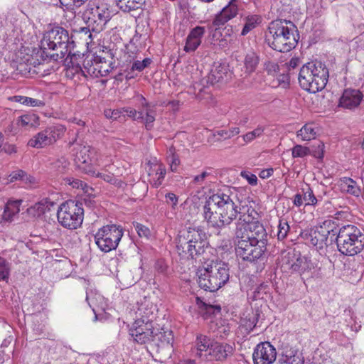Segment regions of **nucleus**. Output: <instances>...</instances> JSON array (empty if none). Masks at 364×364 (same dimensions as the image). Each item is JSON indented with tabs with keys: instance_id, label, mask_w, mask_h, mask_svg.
<instances>
[{
	"instance_id": "27",
	"label": "nucleus",
	"mask_w": 364,
	"mask_h": 364,
	"mask_svg": "<svg viewBox=\"0 0 364 364\" xmlns=\"http://www.w3.org/2000/svg\"><path fill=\"white\" fill-rule=\"evenodd\" d=\"M21 203V200L9 201L5 206L1 219L6 222L12 221L13 218L20 211Z\"/></svg>"
},
{
	"instance_id": "45",
	"label": "nucleus",
	"mask_w": 364,
	"mask_h": 364,
	"mask_svg": "<svg viewBox=\"0 0 364 364\" xmlns=\"http://www.w3.org/2000/svg\"><path fill=\"white\" fill-rule=\"evenodd\" d=\"M65 181L69 185H70L73 188H81L83 191H85L86 193H89V191L92 190V188H90L88 186H87L86 183H85L83 181H82L79 179H77V178H66Z\"/></svg>"
},
{
	"instance_id": "61",
	"label": "nucleus",
	"mask_w": 364,
	"mask_h": 364,
	"mask_svg": "<svg viewBox=\"0 0 364 364\" xmlns=\"http://www.w3.org/2000/svg\"><path fill=\"white\" fill-rule=\"evenodd\" d=\"M92 292L90 291V293L89 292H87V296H86V300L88 302V304L90 307L92 308V310L95 311V300L97 301V299H102V297L100 296V295H96L95 297H92Z\"/></svg>"
},
{
	"instance_id": "53",
	"label": "nucleus",
	"mask_w": 364,
	"mask_h": 364,
	"mask_svg": "<svg viewBox=\"0 0 364 364\" xmlns=\"http://www.w3.org/2000/svg\"><path fill=\"white\" fill-rule=\"evenodd\" d=\"M197 299V304L201 307L204 308L205 310L207 311L209 314H214L215 311L217 310L218 312L220 311V307L219 306H213L210 304H207L205 302H203L202 300H200L198 297Z\"/></svg>"
},
{
	"instance_id": "17",
	"label": "nucleus",
	"mask_w": 364,
	"mask_h": 364,
	"mask_svg": "<svg viewBox=\"0 0 364 364\" xmlns=\"http://www.w3.org/2000/svg\"><path fill=\"white\" fill-rule=\"evenodd\" d=\"M233 353L234 348L230 344L214 341L209 352L205 354V357L209 360L223 361L232 355Z\"/></svg>"
},
{
	"instance_id": "9",
	"label": "nucleus",
	"mask_w": 364,
	"mask_h": 364,
	"mask_svg": "<svg viewBox=\"0 0 364 364\" xmlns=\"http://www.w3.org/2000/svg\"><path fill=\"white\" fill-rule=\"evenodd\" d=\"M84 210L82 203L73 200L66 201L58 209L57 218L64 228L75 230L80 227L83 221Z\"/></svg>"
},
{
	"instance_id": "56",
	"label": "nucleus",
	"mask_w": 364,
	"mask_h": 364,
	"mask_svg": "<svg viewBox=\"0 0 364 364\" xmlns=\"http://www.w3.org/2000/svg\"><path fill=\"white\" fill-rule=\"evenodd\" d=\"M155 269L161 274H166L168 266L164 259H159L155 263Z\"/></svg>"
},
{
	"instance_id": "46",
	"label": "nucleus",
	"mask_w": 364,
	"mask_h": 364,
	"mask_svg": "<svg viewBox=\"0 0 364 364\" xmlns=\"http://www.w3.org/2000/svg\"><path fill=\"white\" fill-rule=\"evenodd\" d=\"M85 67L81 68L79 65H73L72 67L69 68L66 72V75L68 76L75 77L77 76V77L80 79V76L82 75L85 77H88V74L87 72H84Z\"/></svg>"
},
{
	"instance_id": "57",
	"label": "nucleus",
	"mask_w": 364,
	"mask_h": 364,
	"mask_svg": "<svg viewBox=\"0 0 364 364\" xmlns=\"http://www.w3.org/2000/svg\"><path fill=\"white\" fill-rule=\"evenodd\" d=\"M23 105L29 107H43L45 102L41 100L26 97Z\"/></svg>"
},
{
	"instance_id": "23",
	"label": "nucleus",
	"mask_w": 364,
	"mask_h": 364,
	"mask_svg": "<svg viewBox=\"0 0 364 364\" xmlns=\"http://www.w3.org/2000/svg\"><path fill=\"white\" fill-rule=\"evenodd\" d=\"M279 361L280 364H304L298 349L291 346H285L282 349Z\"/></svg>"
},
{
	"instance_id": "52",
	"label": "nucleus",
	"mask_w": 364,
	"mask_h": 364,
	"mask_svg": "<svg viewBox=\"0 0 364 364\" xmlns=\"http://www.w3.org/2000/svg\"><path fill=\"white\" fill-rule=\"evenodd\" d=\"M69 165V162L64 157H61L60 159H57L53 163V168L57 170V171L62 173Z\"/></svg>"
},
{
	"instance_id": "29",
	"label": "nucleus",
	"mask_w": 364,
	"mask_h": 364,
	"mask_svg": "<svg viewBox=\"0 0 364 364\" xmlns=\"http://www.w3.org/2000/svg\"><path fill=\"white\" fill-rule=\"evenodd\" d=\"M259 55L254 51L248 52L244 59V67L245 69V73L247 74H251L254 73L259 64Z\"/></svg>"
},
{
	"instance_id": "48",
	"label": "nucleus",
	"mask_w": 364,
	"mask_h": 364,
	"mask_svg": "<svg viewBox=\"0 0 364 364\" xmlns=\"http://www.w3.org/2000/svg\"><path fill=\"white\" fill-rule=\"evenodd\" d=\"M264 127H257L255 129L250 132L243 136V139L246 142H250L257 137L260 136L264 132Z\"/></svg>"
},
{
	"instance_id": "38",
	"label": "nucleus",
	"mask_w": 364,
	"mask_h": 364,
	"mask_svg": "<svg viewBox=\"0 0 364 364\" xmlns=\"http://www.w3.org/2000/svg\"><path fill=\"white\" fill-rule=\"evenodd\" d=\"M156 341H159L161 342V345L164 347L166 346H172V343L173 341V336L172 335V331H164L159 332V333H156L154 335V342Z\"/></svg>"
},
{
	"instance_id": "62",
	"label": "nucleus",
	"mask_w": 364,
	"mask_h": 364,
	"mask_svg": "<svg viewBox=\"0 0 364 364\" xmlns=\"http://www.w3.org/2000/svg\"><path fill=\"white\" fill-rule=\"evenodd\" d=\"M97 177H100L102 178L105 181H107L109 183H114L116 181L113 174L105 173H97L96 174Z\"/></svg>"
},
{
	"instance_id": "59",
	"label": "nucleus",
	"mask_w": 364,
	"mask_h": 364,
	"mask_svg": "<svg viewBox=\"0 0 364 364\" xmlns=\"http://www.w3.org/2000/svg\"><path fill=\"white\" fill-rule=\"evenodd\" d=\"M323 149L324 144L323 142H318L315 149L311 151V154H312L316 158L322 159L323 157Z\"/></svg>"
},
{
	"instance_id": "60",
	"label": "nucleus",
	"mask_w": 364,
	"mask_h": 364,
	"mask_svg": "<svg viewBox=\"0 0 364 364\" xmlns=\"http://www.w3.org/2000/svg\"><path fill=\"white\" fill-rule=\"evenodd\" d=\"M122 113V109H107L105 111V114L107 118L113 119H117L120 117V114Z\"/></svg>"
},
{
	"instance_id": "3",
	"label": "nucleus",
	"mask_w": 364,
	"mask_h": 364,
	"mask_svg": "<svg viewBox=\"0 0 364 364\" xmlns=\"http://www.w3.org/2000/svg\"><path fill=\"white\" fill-rule=\"evenodd\" d=\"M296 32V27L291 21L276 19L269 23L265 32V41L270 48L277 51L289 52L297 44Z\"/></svg>"
},
{
	"instance_id": "18",
	"label": "nucleus",
	"mask_w": 364,
	"mask_h": 364,
	"mask_svg": "<svg viewBox=\"0 0 364 364\" xmlns=\"http://www.w3.org/2000/svg\"><path fill=\"white\" fill-rule=\"evenodd\" d=\"M205 33V28L203 26H197L191 29L186 37L183 50L186 53L196 51L200 46Z\"/></svg>"
},
{
	"instance_id": "33",
	"label": "nucleus",
	"mask_w": 364,
	"mask_h": 364,
	"mask_svg": "<svg viewBox=\"0 0 364 364\" xmlns=\"http://www.w3.org/2000/svg\"><path fill=\"white\" fill-rule=\"evenodd\" d=\"M341 189L353 196H359L360 188L356 182L350 178H343L341 183Z\"/></svg>"
},
{
	"instance_id": "58",
	"label": "nucleus",
	"mask_w": 364,
	"mask_h": 364,
	"mask_svg": "<svg viewBox=\"0 0 364 364\" xmlns=\"http://www.w3.org/2000/svg\"><path fill=\"white\" fill-rule=\"evenodd\" d=\"M240 175L248 181L249 184L252 186L257 185V178L256 175L251 173L249 171H242Z\"/></svg>"
},
{
	"instance_id": "21",
	"label": "nucleus",
	"mask_w": 364,
	"mask_h": 364,
	"mask_svg": "<svg viewBox=\"0 0 364 364\" xmlns=\"http://www.w3.org/2000/svg\"><path fill=\"white\" fill-rule=\"evenodd\" d=\"M138 97L144 114V119H140V120L144 123L146 130H151L156 114L155 106L149 103L142 95H139Z\"/></svg>"
},
{
	"instance_id": "19",
	"label": "nucleus",
	"mask_w": 364,
	"mask_h": 364,
	"mask_svg": "<svg viewBox=\"0 0 364 364\" xmlns=\"http://www.w3.org/2000/svg\"><path fill=\"white\" fill-rule=\"evenodd\" d=\"M232 77L228 67L221 63H215L207 76V82L214 85L217 83L227 82Z\"/></svg>"
},
{
	"instance_id": "20",
	"label": "nucleus",
	"mask_w": 364,
	"mask_h": 364,
	"mask_svg": "<svg viewBox=\"0 0 364 364\" xmlns=\"http://www.w3.org/2000/svg\"><path fill=\"white\" fill-rule=\"evenodd\" d=\"M363 97V95L360 90L346 89L340 98L339 105L343 108L352 109L360 105Z\"/></svg>"
},
{
	"instance_id": "34",
	"label": "nucleus",
	"mask_w": 364,
	"mask_h": 364,
	"mask_svg": "<svg viewBox=\"0 0 364 364\" xmlns=\"http://www.w3.org/2000/svg\"><path fill=\"white\" fill-rule=\"evenodd\" d=\"M262 21V18L259 15L248 16L245 18V23L242 30L241 35L246 36L250 31L259 26Z\"/></svg>"
},
{
	"instance_id": "64",
	"label": "nucleus",
	"mask_w": 364,
	"mask_h": 364,
	"mask_svg": "<svg viewBox=\"0 0 364 364\" xmlns=\"http://www.w3.org/2000/svg\"><path fill=\"white\" fill-rule=\"evenodd\" d=\"M213 136L215 137V136H218V138L217 139V140H220L221 139H230V134H228V130H218L214 134Z\"/></svg>"
},
{
	"instance_id": "1",
	"label": "nucleus",
	"mask_w": 364,
	"mask_h": 364,
	"mask_svg": "<svg viewBox=\"0 0 364 364\" xmlns=\"http://www.w3.org/2000/svg\"><path fill=\"white\" fill-rule=\"evenodd\" d=\"M237 199L235 193L229 188L218 191L205 201L203 206L204 218L211 226L223 229L230 225L238 216L237 222L252 227V225L258 222V213L250 208L246 212L238 210L235 203Z\"/></svg>"
},
{
	"instance_id": "10",
	"label": "nucleus",
	"mask_w": 364,
	"mask_h": 364,
	"mask_svg": "<svg viewBox=\"0 0 364 364\" xmlns=\"http://www.w3.org/2000/svg\"><path fill=\"white\" fill-rule=\"evenodd\" d=\"M123 229L116 225H107L100 228L95 235V243L103 252L116 250L123 236Z\"/></svg>"
},
{
	"instance_id": "5",
	"label": "nucleus",
	"mask_w": 364,
	"mask_h": 364,
	"mask_svg": "<svg viewBox=\"0 0 364 364\" xmlns=\"http://www.w3.org/2000/svg\"><path fill=\"white\" fill-rule=\"evenodd\" d=\"M176 242L178 254L192 259L203 254L207 245L205 233L199 228L189 227L180 230Z\"/></svg>"
},
{
	"instance_id": "55",
	"label": "nucleus",
	"mask_w": 364,
	"mask_h": 364,
	"mask_svg": "<svg viewBox=\"0 0 364 364\" xmlns=\"http://www.w3.org/2000/svg\"><path fill=\"white\" fill-rule=\"evenodd\" d=\"M60 4L68 8H78L85 4L87 0H59Z\"/></svg>"
},
{
	"instance_id": "32",
	"label": "nucleus",
	"mask_w": 364,
	"mask_h": 364,
	"mask_svg": "<svg viewBox=\"0 0 364 364\" xmlns=\"http://www.w3.org/2000/svg\"><path fill=\"white\" fill-rule=\"evenodd\" d=\"M146 0H116L119 8L124 12H130L141 7Z\"/></svg>"
},
{
	"instance_id": "28",
	"label": "nucleus",
	"mask_w": 364,
	"mask_h": 364,
	"mask_svg": "<svg viewBox=\"0 0 364 364\" xmlns=\"http://www.w3.org/2000/svg\"><path fill=\"white\" fill-rule=\"evenodd\" d=\"M55 205V203L53 201L46 198L36 203L29 209V211L36 215H41L50 211Z\"/></svg>"
},
{
	"instance_id": "7",
	"label": "nucleus",
	"mask_w": 364,
	"mask_h": 364,
	"mask_svg": "<svg viewBox=\"0 0 364 364\" xmlns=\"http://www.w3.org/2000/svg\"><path fill=\"white\" fill-rule=\"evenodd\" d=\"M336 240L338 251L347 256H354L364 249V231L354 225L342 226Z\"/></svg>"
},
{
	"instance_id": "36",
	"label": "nucleus",
	"mask_w": 364,
	"mask_h": 364,
	"mask_svg": "<svg viewBox=\"0 0 364 364\" xmlns=\"http://www.w3.org/2000/svg\"><path fill=\"white\" fill-rule=\"evenodd\" d=\"M16 181H21L23 183L28 184L33 183L34 178L28 175L23 170H16L10 173L7 183H13Z\"/></svg>"
},
{
	"instance_id": "39",
	"label": "nucleus",
	"mask_w": 364,
	"mask_h": 364,
	"mask_svg": "<svg viewBox=\"0 0 364 364\" xmlns=\"http://www.w3.org/2000/svg\"><path fill=\"white\" fill-rule=\"evenodd\" d=\"M321 230L323 231V232L328 237V235L333 232V235H336L338 232L336 230V223L331 219L324 220L322 223H321L318 226H317Z\"/></svg>"
},
{
	"instance_id": "54",
	"label": "nucleus",
	"mask_w": 364,
	"mask_h": 364,
	"mask_svg": "<svg viewBox=\"0 0 364 364\" xmlns=\"http://www.w3.org/2000/svg\"><path fill=\"white\" fill-rule=\"evenodd\" d=\"M134 226L139 237H148L150 235V230L145 225L136 223Z\"/></svg>"
},
{
	"instance_id": "8",
	"label": "nucleus",
	"mask_w": 364,
	"mask_h": 364,
	"mask_svg": "<svg viewBox=\"0 0 364 364\" xmlns=\"http://www.w3.org/2000/svg\"><path fill=\"white\" fill-rule=\"evenodd\" d=\"M82 18L92 31L97 34L104 30L111 18L109 6L105 3L88 4L82 14Z\"/></svg>"
},
{
	"instance_id": "47",
	"label": "nucleus",
	"mask_w": 364,
	"mask_h": 364,
	"mask_svg": "<svg viewBox=\"0 0 364 364\" xmlns=\"http://www.w3.org/2000/svg\"><path fill=\"white\" fill-rule=\"evenodd\" d=\"M228 21L229 19L220 11V14L215 16L212 23L208 26V29H213V27L220 28Z\"/></svg>"
},
{
	"instance_id": "41",
	"label": "nucleus",
	"mask_w": 364,
	"mask_h": 364,
	"mask_svg": "<svg viewBox=\"0 0 364 364\" xmlns=\"http://www.w3.org/2000/svg\"><path fill=\"white\" fill-rule=\"evenodd\" d=\"M290 230V227L288 224V222L286 219L282 218L279 220L278 225V232H277V238L279 240H282L285 239L287 236V234Z\"/></svg>"
},
{
	"instance_id": "37",
	"label": "nucleus",
	"mask_w": 364,
	"mask_h": 364,
	"mask_svg": "<svg viewBox=\"0 0 364 364\" xmlns=\"http://www.w3.org/2000/svg\"><path fill=\"white\" fill-rule=\"evenodd\" d=\"M167 161L170 164L171 171L176 172L180 164V159L176 154V149L173 146H171L167 151Z\"/></svg>"
},
{
	"instance_id": "26",
	"label": "nucleus",
	"mask_w": 364,
	"mask_h": 364,
	"mask_svg": "<svg viewBox=\"0 0 364 364\" xmlns=\"http://www.w3.org/2000/svg\"><path fill=\"white\" fill-rule=\"evenodd\" d=\"M94 150L89 146H78L75 154V159L77 163L90 164L92 161L91 156Z\"/></svg>"
},
{
	"instance_id": "63",
	"label": "nucleus",
	"mask_w": 364,
	"mask_h": 364,
	"mask_svg": "<svg viewBox=\"0 0 364 364\" xmlns=\"http://www.w3.org/2000/svg\"><path fill=\"white\" fill-rule=\"evenodd\" d=\"M167 203H171L173 207H175L178 203V197L173 193H168L166 195Z\"/></svg>"
},
{
	"instance_id": "25",
	"label": "nucleus",
	"mask_w": 364,
	"mask_h": 364,
	"mask_svg": "<svg viewBox=\"0 0 364 364\" xmlns=\"http://www.w3.org/2000/svg\"><path fill=\"white\" fill-rule=\"evenodd\" d=\"M318 132V126L314 123H307L296 133V136L302 141H310L316 138Z\"/></svg>"
},
{
	"instance_id": "50",
	"label": "nucleus",
	"mask_w": 364,
	"mask_h": 364,
	"mask_svg": "<svg viewBox=\"0 0 364 364\" xmlns=\"http://www.w3.org/2000/svg\"><path fill=\"white\" fill-rule=\"evenodd\" d=\"M304 200L306 205H314L317 203L318 200L310 188L304 193Z\"/></svg>"
},
{
	"instance_id": "35",
	"label": "nucleus",
	"mask_w": 364,
	"mask_h": 364,
	"mask_svg": "<svg viewBox=\"0 0 364 364\" xmlns=\"http://www.w3.org/2000/svg\"><path fill=\"white\" fill-rule=\"evenodd\" d=\"M296 259V251L293 250L287 252L282 258L281 268L286 272H293L294 260Z\"/></svg>"
},
{
	"instance_id": "42",
	"label": "nucleus",
	"mask_w": 364,
	"mask_h": 364,
	"mask_svg": "<svg viewBox=\"0 0 364 364\" xmlns=\"http://www.w3.org/2000/svg\"><path fill=\"white\" fill-rule=\"evenodd\" d=\"M10 275V264L0 257V280L8 282Z\"/></svg>"
},
{
	"instance_id": "11",
	"label": "nucleus",
	"mask_w": 364,
	"mask_h": 364,
	"mask_svg": "<svg viewBox=\"0 0 364 364\" xmlns=\"http://www.w3.org/2000/svg\"><path fill=\"white\" fill-rule=\"evenodd\" d=\"M251 236L250 242L251 245L250 262H256L258 260H263L264 254L267 252L268 245V235L263 225L259 221L252 225L250 230Z\"/></svg>"
},
{
	"instance_id": "24",
	"label": "nucleus",
	"mask_w": 364,
	"mask_h": 364,
	"mask_svg": "<svg viewBox=\"0 0 364 364\" xmlns=\"http://www.w3.org/2000/svg\"><path fill=\"white\" fill-rule=\"evenodd\" d=\"M214 341H211L210 338L206 335L198 333L196 336L194 341L195 353L198 357H202L203 352L206 353L209 352L210 346Z\"/></svg>"
},
{
	"instance_id": "22",
	"label": "nucleus",
	"mask_w": 364,
	"mask_h": 364,
	"mask_svg": "<svg viewBox=\"0 0 364 364\" xmlns=\"http://www.w3.org/2000/svg\"><path fill=\"white\" fill-rule=\"evenodd\" d=\"M301 236L307 242H309L311 245L320 250L326 245L328 240V236L318 227H316L309 233H301Z\"/></svg>"
},
{
	"instance_id": "15",
	"label": "nucleus",
	"mask_w": 364,
	"mask_h": 364,
	"mask_svg": "<svg viewBox=\"0 0 364 364\" xmlns=\"http://www.w3.org/2000/svg\"><path fill=\"white\" fill-rule=\"evenodd\" d=\"M84 72H87L88 76L100 77L107 75L114 68V63H107L101 58H95L93 60L85 59L83 63Z\"/></svg>"
},
{
	"instance_id": "12",
	"label": "nucleus",
	"mask_w": 364,
	"mask_h": 364,
	"mask_svg": "<svg viewBox=\"0 0 364 364\" xmlns=\"http://www.w3.org/2000/svg\"><path fill=\"white\" fill-rule=\"evenodd\" d=\"M235 230V253L237 257L243 261H251L250 252L252 243L250 242L252 227L241 224V222L236 223Z\"/></svg>"
},
{
	"instance_id": "4",
	"label": "nucleus",
	"mask_w": 364,
	"mask_h": 364,
	"mask_svg": "<svg viewBox=\"0 0 364 364\" xmlns=\"http://www.w3.org/2000/svg\"><path fill=\"white\" fill-rule=\"evenodd\" d=\"M198 283L201 289L214 292L229 280L230 273L227 264L211 260L198 270Z\"/></svg>"
},
{
	"instance_id": "14",
	"label": "nucleus",
	"mask_w": 364,
	"mask_h": 364,
	"mask_svg": "<svg viewBox=\"0 0 364 364\" xmlns=\"http://www.w3.org/2000/svg\"><path fill=\"white\" fill-rule=\"evenodd\" d=\"M151 319L147 315L136 319L130 329V335L139 344L154 342V335L151 330Z\"/></svg>"
},
{
	"instance_id": "43",
	"label": "nucleus",
	"mask_w": 364,
	"mask_h": 364,
	"mask_svg": "<svg viewBox=\"0 0 364 364\" xmlns=\"http://www.w3.org/2000/svg\"><path fill=\"white\" fill-rule=\"evenodd\" d=\"M238 9L235 1H231L225 6L221 12L225 15L229 20L234 18L237 14Z\"/></svg>"
},
{
	"instance_id": "44",
	"label": "nucleus",
	"mask_w": 364,
	"mask_h": 364,
	"mask_svg": "<svg viewBox=\"0 0 364 364\" xmlns=\"http://www.w3.org/2000/svg\"><path fill=\"white\" fill-rule=\"evenodd\" d=\"M291 154L294 158L304 157L311 154V150L309 147L296 145L291 149Z\"/></svg>"
},
{
	"instance_id": "31",
	"label": "nucleus",
	"mask_w": 364,
	"mask_h": 364,
	"mask_svg": "<svg viewBox=\"0 0 364 364\" xmlns=\"http://www.w3.org/2000/svg\"><path fill=\"white\" fill-rule=\"evenodd\" d=\"M311 268V263L306 257L301 255L299 252L296 251V259L294 260L293 272L300 274Z\"/></svg>"
},
{
	"instance_id": "40",
	"label": "nucleus",
	"mask_w": 364,
	"mask_h": 364,
	"mask_svg": "<svg viewBox=\"0 0 364 364\" xmlns=\"http://www.w3.org/2000/svg\"><path fill=\"white\" fill-rule=\"evenodd\" d=\"M136 58V57L133 58L134 62L130 68V70L132 72H134V71L141 72L145 68H148L152 63L151 59L149 58H146L143 59L142 60H135Z\"/></svg>"
},
{
	"instance_id": "2",
	"label": "nucleus",
	"mask_w": 364,
	"mask_h": 364,
	"mask_svg": "<svg viewBox=\"0 0 364 364\" xmlns=\"http://www.w3.org/2000/svg\"><path fill=\"white\" fill-rule=\"evenodd\" d=\"M75 41L69 32L61 26H55L46 31L41 41L43 57L54 61L67 60L74 55Z\"/></svg>"
},
{
	"instance_id": "6",
	"label": "nucleus",
	"mask_w": 364,
	"mask_h": 364,
	"mask_svg": "<svg viewBox=\"0 0 364 364\" xmlns=\"http://www.w3.org/2000/svg\"><path fill=\"white\" fill-rule=\"evenodd\" d=\"M328 76V70L324 64L310 62L301 67L298 80L304 90L316 93L326 87Z\"/></svg>"
},
{
	"instance_id": "16",
	"label": "nucleus",
	"mask_w": 364,
	"mask_h": 364,
	"mask_svg": "<svg viewBox=\"0 0 364 364\" xmlns=\"http://www.w3.org/2000/svg\"><path fill=\"white\" fill-rule=\"evenodd\" d=\"M276 358V349L269 342L257 344L252 354L254 364H272Z\"/></svg>"
},
{
	"instance_id": "30",
	"label": "nucleus",
	"mask_w": 364,
	"mask_h": 364,
	"mask_svg": "<svg viewBox=\"0 0 364 364\" xmlns=\"http://www.w3.org/2000/svg\"><path fill=\"white\" fill-rule=\"evenodd\" d=\"M17 124L26 129L36 127L39 125V117L34 113H27L18 118Z\"/></svg>"
},
{
	"instance_id": "49",
	"label": "nucleus",
	"mask_w": 364,
	"mask_h": 364,
	"mask_svg": "<svg viewBox=\"0 0 364 364\" xmlns=\"http://www.w3.org/2000/svg\"><path fill=\"white\" fill-rule=\"evenodd\" d=\"M122 113H126L128 117H131L134 120H140V119H144L141 108L140 111H136V109L130 107L122 108Z\"/></svg>"
},
{
	"instance_id": "13",
	"label": "nucleus",
	"mask_w": 364,
	"mask_h": 364,
	"mask_svg": "<svg viewBox=\"0 0 364 364\" xmlns=\"http://www.w3.org/2000/svg\"><path fill=\"white\" fill-rule=\"evenodd\" d=\"M65 132V127L62 125L51 126L38 133L31 138L28 145L33 148H43L55 143Z\"/></svg>"
},
{
	"instance_id": "51",
	"label": "nucleus",
	"mask_w": 364,
	"mask_h": 364,
	"mask_svg": "<svg viewBox=\"0 0 364 364\" xmlns=\"http://www.w3.org/2000/svg\"><path fill=\"white\" fill-rule=\"evenodd\" d=\"M264 69L269 75H274L279 71V65L274 62L268 60L264 63Z\"/></svg>"
}]
</instances>
